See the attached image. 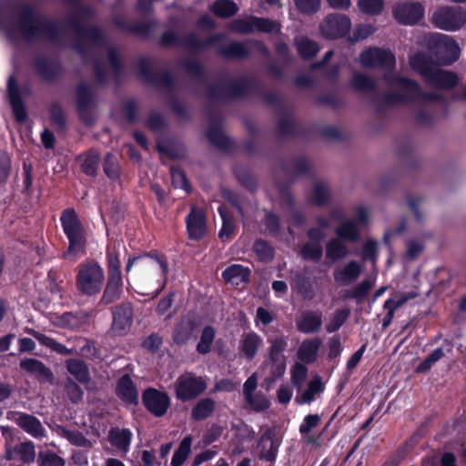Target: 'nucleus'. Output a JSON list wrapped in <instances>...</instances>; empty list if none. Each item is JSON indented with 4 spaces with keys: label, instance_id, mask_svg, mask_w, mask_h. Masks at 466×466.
<instances>
[{
    "label": "nucleus",
    "instance_id": "nucleus-1",
    "mask_svg": "<svg viewBox=\"0 0 466 466\" xmlns=\"http://www.w3.org/2000/svg\"><path fill=\"white\" fill-rule=\"evenodd\" d=\"M386 90L381 96L382 104L393 105L408 100H434L436 96L424 94L418 84L399 75L384 76Z\"/></svg>",
    "mask_w": 466,
    "mask_h": 466
},
{
    "label": "nucleus",
    "instance_id": "nucleus-2",
    "mask_svg": "<svg viewBox=\"0 0 466 466\" xmlns=\"http://www.w3.org/2000/svg\"><path fill=\"white\" fill-rule=\"evenodd\" d=\"M410 66L425 81L436 88H451L458 83L455 74L440 69L425 54L418 53L410 58Z\"/></svg>",
    "mask_w": 466,
    "mask_h": 466
},
{
    "label": "nucleus",
    "instance_id": "nucleus-3",
    "mask_svg": "<svg viewBox=\"0 0 466 466\" xmlns=\"http://www.w3.org/2000/svg\"><path fill=\"white\" fill-rule=\"evenodd\" d=\"M63 231L69 246L64 257L75 260L85 252L86 243V231L76 213L73 209H66L61 216Z\"/></svg>",
    "mask_w": 466,
    "mask_h": 466
},
{
    "label": "nucleus",
    "instance_id": "nucleus-4",
    "mask_svg": "<svg viewBox=\"0 0 466 466\" xmlns=\"http://www.w3.org/2000/svg\"><path fill=\"white\" fill-rule=\"evenodd\" d=\"M105 280L104 270L96 262L82 263L76 275L77 289L86 295L92 296L100 292Z\"/></svg>",
    "mask_w": 466,
    "mask_h": 466
},
{
    "label": "nucleus",
    "instance_id": "nucleus-5",
    "mask_svg": "<svg viewBox=\"0 0 466 466\" xmlns=\"http://www.w3.org/2000/svg\"><path fill=\"white\" fill-rule=\"evenodd\" d=\"M135 264L142 269H147L152 277L156 278L157 284L156 295L158 294L163 289L166 283L167 274V263L157 258L132 257L128 258L126 272L128 273Z\"/></svg>",
    "mask_w": 466,
    "mask_h": 466
},
{
    "label": "nucleus",
    "instance_id": "nucleus-6",
    "mask_svg": "<svg viewBox=\"0 0 466 466\" xmlns=\"http://www.w3.org/2000/svg\"><path fill=\"white\" fill-rule=\"evenodd\" d=\"M431 22L440 29L457 31L466 23V12L461 7H441L433 12Z\"/></svg>",
    "mask_w": 466,
    "mask_h": 466
},
{
    "label": "nucleus",
    "instance_id": "nucleus-7",
    "mask_svg": "<svg viewBox=\"0 0 466 466\" xmlns=\"http://www.w3.org/2000/svg\"><path fill=\"white\" fill-rule=\"evenodd\" d=\"M268 360L266 367L269 369V372L273 378L282 376L286 370V357L284 351L288 346V338L285 336H278L268 338Z\"/></svg>",
    "mask_w": 466,
    "mask_h": 466
},
{
    "label": "nucleus",
    "instance_id": "nucleus-8",
    "mask_svg": "<svg viewBox=\"0 0 466 466\" xmlns=\"http://www.w3.org/2000/svg\"><path fill=\"white\" fill-rule=\"evenodd\" d=\"M207 388V383L204 379L195 377L192 374H184L177 378L175 384V391L177 398L186 401L191 400Z\"/></svg>",
    "mask_w": 466,
    "mask_h": 466
},
{
    "label": "nucleus",
    "instance_id": "nucleus-9",
    "mask_svg": "<svg viewBox=\"0 0 466 466\" xmlns=\"http://www.w3.org/2000/svg\"><path fill=\"white\" fill-rule=\"evenodd\" d=\"M321 422V417L319 414H309L304 417L299 425V433L301 441L309 446L318 448L322 443V435L328 425L322 431H318Z\"/></svg>",
    "mask_w": 466,
    "mask_h": 466
},
{
    "label": "nucleus",
    "instance_id": "nucleus-10",
    "mask_svg": "<svg viewBox=\"0 0 466 466\" xmlns=\"http://www.w3.org/2000/svg\"><path fill=\"white\" fill-rule=\"evenodd\" d=\"M351 26L350 19L340 14L328 15L320 25L321 33L328 38L340 37L348 34Z\"/></svg>",
    "mask_w": 466,
    "mask_h": 466
},
{
    "label": "nucleus",
    "instance_id": "nucleus-11",
    "mask_svg": "<svg viewBox=\"0 0 466 466\" xmlns=\"http://www.w3.org/2000/svg\"><path fill=\"white\" fill-rule=\"evenodd\" d=\"M461 54L458 44L449 35H439L436 39V56L443 65L455 62Z\"/></svg>",
    "mask_w": 466,
    "mask_h": 466
},
{
    "label": "nucleus",
    "instance_id": "nucleus-12",
    "mask_svg": "<svg viewBox=\"0 0 466 466\" xmlns=\"http://www.w3.org/2000/svg\"><path fill=\"white\" fill-rule=\"evenodd\" d=\"M360 63L365 67L390 68L395 64L394 56L390 52L380 48H369L360 56Z\"/></svg>",
    "mask_w": 466,
    "mask_h": 466
},
{
    "label": "nucleus",
    "instance_id": "nucleus-13",
    "mask_svg": "<svg viewBox=\"0 0 466 466\" xmlns=\"http://www.w3.org/2000/svg\"><path fill=\"white\" fill-rule=\"evenodd\" d=\"M424 15V7L420 3L404 2L397 5L393 10L395 19L403 25H414Z\"/></svg>",
    "mask_w": 466,
    "mask_h": 466
},
{
    "label": "nucleus",
    "instance_id": "nucleus-14",
    "mask_svg": "<svg viewBox=\"0 0 466 466\" xmlns=\"http://www.w3.org/2000/svg\"><path fill=\"white\" fill-rule=\"evenodd\" d=\"M233 29L242 33L253 31L271 33L278 32L279 30V26L276 22L268 19L249 17L235 21L233 24Z\"/></svg>",
    "mask_w": 466,
    "mask_h": 466
},
{
    "label": "nucleus",
    "instance_id": "nucleus-15",
    "mask_svg": "<svg viewBox=\"0 0 466 466\" xmlns=\"http://www.w3.org/2000/svg\"><path fill=\"white\" fill-rule=\"evenodd\" d=\"M143 402L151 413L159 417L167 412L170 399L165 392L148 389L143 394Z\"/></svg>",
    "mask_w": 466,
    "mask_h": 466
},
{
    "label": "nucleus",
    "instance_id": "nucleus-16",
    "mask_svg": "<svg viewBox=\"0 0 466 466\" xmlns=\"http://www.w3.org/2000/svg\"><path fill=\"white\" fill-rule=\"evenodd\" d=\"M362 270V265L355 260H351L336 268L333 273V278L337 284L345 286L356 281L361 275Z\"/></svg>",
    "mask_w": 466,
    "mask_h": 466
},
{
    "label": "nucleus",
    "instance_id": "nucleus-17",
    "mask_svg": "<svg viewBox=\"0 0 466 466\" xmlns=\"http://www.w3.org/2000/svg\"><path fill=\"white\" fill-rule=\"evenodd\" d=\"M187 229L190 238L199 239L206 233V222L202 210L192 208L187 217Z\"/></svg>",
    "mask_w": 466,
    "mask_h": 466
},
{
    "label": "nucleus",
    "instance_id": "nucleus-18",
    "mask_svg": "<svg viewBox=\"0 0 466 466\" xmlns=\"http://www.w3.org/2000/svg\"><path fill=\"white\" fill-rule=\"evenodd\" d=\"M322 325V314L319 311H305L297 319L298 329L305 334L318 332Z\"/></svg>",
    "mask_w": 466,
    "mask_h": 466
},
{
    "label": "nucleus",
    "instance_id": "nucleus-19",
    "mask_svg": "<svg viewBox=\"0 0 466 466\" xmlns=\"http://www.w3.org/2000/svg\"><path fill=\"white\" fill-rule=\"evenodd\" d=\"M322 341L319 338H309L304 339L297 351L298 359L304 363L314 362L319 354Z\"/></svg>",
    "mask_w": 466,
    "mask_h": 466
},
{
    "label": "nucleus",
    "instance_id": "nucleus-20",
    "mask_svg": "<svg viewBox=\"0 0 466 466\" xmlns=\"http://www.w3.org/2000/svg\"><path fill=\"white\" fill-rule=\"evenodd\" d=\"M5 457L9 461L19 457L23 462H33L35 458V446L31 441L23 442L15 448H13L9 443H6Z\"/></svg>",
    "mask_w": 466,
    "mask_h": 466
},
{
    "label": "nucleus",
    "instance_id": "nucleus-21",
    "mask_svg": "<svg viewBox=\"0 0 466 466\" xmlns=\"http://www.w3.org/2000/svg\"><path fill=\"white\" fill-rule=\"evenodd\" d=\"M8 95L13 113L18 122H24L26 119V111L20 98L19 90L14 76L8 79Z\"/></svg>",
    "mask_w": 466,
    "mask_h": 466
},
{
    "label": "nucleus",
    "instance_id": "nucleus-22",
    "mask_svg": "<svg viewBox=\"0 0 466 466\" xmlns=\"http://www.w3.org/2000/svg\"><path fill=\"white\" fill-rule=\"evenodd\" d=\"M309 236L311 240L303 247L301 255L306 259L317 261L322 255V248L319 239L323 237V233L318 229H311L309 232Z\"/></svg>",
    "mask_w": 466,
    "mask_h": 466
},
{
    "label": "nucleus",
    "instance_id": "nucleus-23",
    "mask_svg": "<svg viewBox=\"0 0 466 466\" xmlns=\"http://www.w3.org/2000/svg\"><path fill=\"white\" fill-rule=\"evenodd\" d=\"M263 343L262 339L255 332L243 334L239 341V350L248 359L256 356Z\"/></svg>",
    "mask_w": 466,
    "mask_h": 466
},
{
    "label": "nucleus",
    "instance_id": "nucleus-24",
    "mask_svg": "<svg viewBox=\"0 0 466 466\" xmlns=\"http://www.w3.org/2000/svg\"><path fill=\"white\" fill-rule=\"evenodd\" d=\"M15 420L24 431L33 437L38 438L44 435L45 429L36 418L28 414H17Z\"/></svg>",
    "mask_w": 466,
    "mask_h": 466
},
{
    "label": "nucleus",
    "instance_id": "nucleus-25",
    "mask_svg": "<svg viewBox=\"0 0 466 466\" xmlns=\"http://www.w3.org/2000/svg\"><path fill=\"white\" fill-rule=\"evenodd\" d=\"M131 309L129 308H120L113 313V332L116 335L124 334L131 324Z\"/></svg>",
    "mask_w": 466,
    "mask_h": 466
},
{
    "label": "nucleus",
    "instance_id": "nucleus-26",
    "mask_svg": "<svg viewBox=\"0 0 466 466\" xmlns=\"http://www.w3.org/2000/svg\"><path fill=\"white\" fill-rule=\"evenodd\" d=\"M249 269L242 265L234 264L227 268L222 276L224 279L232 285H239L246 282L249 277Z\"/></svg>",
    "mask_w": 466,
    "mask_h": 466
},
{
    "label": "nucleus",
    "instance_id": "nucleus-27",
    "mask_svg": "<svg viewBox=\"0 0 466 466\" xmlns=\"http://www.w3.org/2000/svg\"><path fill=\"white\" fill-rule=\"evenodd\" d=\"M117 395L127 402L136 403L138 399V392L128 376H123L117 385Z\"/></svg>",
    "mask_w": 466,
    "mask_h": 466
},
{
    "label": "nucleus",
    "instance_id": "nucleus-28",
    "mask_svg": "<svg viewBox=\"0 0 466 466\" xmlns=\"http://www.w3.org/2000/svg\"><path fill=\"white\" fill-rule=\"evenodd\" d=\"M123 286L121 274H108V280L102 299L106 303L113 302L119 297Z\"/></svg>",
    "mask_w": 466,
    "mask_h": 466
},
{
    "label": "nucleus",
    "instance_id": "nucleus-29",
    "mask_svg": "<svg viewBox=\"0 0 466 466\" xmlns=\"http://www.w3.org/2000/svg\"><path fill=\"white\" fill-rule=\"evenodd\" d=\"M111 443L119 451H127L130 445L132 433L126 429H113L109 434Z\"/></svg>",
    "mask_w": 466,
    "mask_h": 466
},
{
    "label": "nucleus",
    "instance_id": "nucleus-30",
    "mask_svg": "<svg viewBox=\"0 0 466 466\" xmlns=\"http://www.w3.org/2000/svg\"><path fill=\"white\" fill-rule=\"evenodd\" d=\"M360 227L352 219L344 221L336 229L339 238L350 241L357 240L360 236Z\"/></svg>",
    "mask_w": 466,
    "mask_h": 466
},
{
    "label": "nucleus",
    "instance_id": "nucleus-31",
    "mask_svg": "<svg viewBox=\"0 0 466 466\" xmlns=\"http://www.w3.org/2000/svg\"><path fill=\"white\" fill-rule=\"evenodd\" d=\"M260 457L267 461H273L277 455L279 445L273 441L269 433H265L258 443Z\"/></svg>",
    "mask_w": 466,
    "mask_h": 466
},
{
    "label": "nucleus",
    "instance_id": "nucleus-32",
    "mask_svg": "<svg viewBox=\"0 0 466 466\" xmlns=\"http://www.w3.org/2000/svg\"><path fill=\"white\" fill-rule=\"evenodd\" d=\"M195 323L190 319H182L176 327L174 331V340L177 343H184L193 333Z\"/></svg>",
    "mask_w": 466,
    "mask_h": 466
},
{
    "label": "nucleus",
    "instance_id": "nucleus-33",
    "mask_svg": "<svg viewBox=\"0 0 466 466\" xmlns=\"http://www.w3.org/2000/svg\"><path fill=\"white\" fill-rule=\"evenodd\" d=\"M192 438L187 436L184 438L177 450L175 451L172 460L171 466H182L187 460L191 451Z\"/></svg>",
    "mask_w": 466,
    "mask_h": 466
},
{
    "label": "nucleus",
    "instance_id": "nucleus-34",
    "mask_svg": "<svg viewBox=\"0 0 466 466\" xmlns=\"http://www.w3.org/2000/svg\"><path fill=\"white\" fill-rule=\"evenodd\" d=\"M216 335V330L211 326H207L203 329L200 339L197 345V350L200 354H207L210 352Z\"/></svg>",
    "mask_w": 466,
    "mask_h": 466
},
{
    "label": "nucleus",
    "instance_id": "nucleus-35",
    "mask_svg": "<svg viewBox=\"0 0 466 466\" xmlns=\"http://www.w3.org/2000/svg\"><path fill=\"white\" fill-rule=\"evenodd\" d=\"M323 384L319 378L313 379L308 385V388L301 392L300 396L297 398L300 403L311 402L317 394L323 390Z\"/></svg>",
    "mask_w": 466,
    "mask_h": 466
},
{
    "label": "nucleus",
    "instance_id": "nucleus-36",
    "mask_svg": "<svg viewBox=\"0 0 466 466\" xmlns=\"http://www.w3.org/2000/svg\"><path fill=\"white\" fill-rule=\"evenodd\" d=\"M348 254L347 246L340 239L330 240L326 247L327 258L332 261L340 259Z\"/></svg>",
    "mask_w": 466,
    "mask_h": 466
},
{
    "label": "nucleus",
    "instance_id": "nucleus-37",
    "mask_svg": "<svg viewBox=\"0 0 466 466\" xmlns=\"http://www.w3.org/2000/svg\"><path fill=\"white\" fill-rule=\"evenodd\" d=\"M20 367L27 372L35 374L40 377H49L50 371L47 370L45 365L35 359H25L20 362Z\"/></svg>",
    "mask_w": 466,
    "mask_h": 466
},
{
    "label": "nucleus",
    "instance_id": "nucleus-38",
    "mask_svg": "<svg viewBox=\"0 0 466 466\" xmlns=\"http://www.w3.org/2000/svg\"><path fill=\"white\" fill-rule=\"evenodd\" d=\"M417 297V293L410 292V293H395L390 299L385 301L384 309H390V315H394V312L397 309L401 307L408 300Z\"/></svg>",
    "mask_w": 466,
    "mask_h": 466
},
{
    "label": "nucleus",
    "instance_id": "nucleus-39",
    "mask_svg": "<svg viewBox=\"0 0 466 466\" xmlns=\"http://www.w3.org/2000/svg\"><path fill=\"white\" fill-rule=\"evenodd\" d=\"M68 371L80 382H86L89 379L88 370L86 364L77 360L67 361Z\"/></svg>",
    "mask_w": 466,
    "mask_h": 466
},
{
    "label": "nucleus",
    "instance_id": "nucleus-40",
    "mask_svg": "<svg viewBox=\"0 0 466 466\" xmlns=\"http://www.w3.org/2000/svg\"><path fill=\"white\" fill-rule=\"evenodd\" d=\"M212 11L215 15L221 17H228L238 11L237 5L229 0H219L212 5Z\"/></svg>",
    "mask_w": 466,
    "mask_h": 466
},
{
    "label": "nucleus",
    "instance_id": "nucleus-41",
    "mask_svg": "<svg viewBox=\"0 0 466 466\" xmlns=\"http://www.w3.org/2000/svg\"><path fill=\"white\" fill-rule=\"evenodd\" d=\"M357 5L359 9L370 15H379L384 6L383 0H358Z\"/></svg>",
    "mask_w": 466,
    "mask_h": 466
},
{
    "label": "nucleus",
    "instance_id": "nucleus-42",
    "mask_svg": "<svg viewBox=\"0 0 466 466\" xmlns=\"http://www.w3.org/2000/svg\"><path fill=\"white\" fill-rule=\"evenodd\" d=\"M214 401L210 399L201 400L192 410V416L196 420L208 417L214 410Z\"/></svg>",
    "mask_w": 466,
    "mask_h": 466
},
{
    "label": "nucleus",
    "instance_id": "nucleus-43",
    "mask_svg": "<svg viewBox=\"0 0 466 466\" xmlns=\"http://www.w3.org/2000/svg\"><path fill=\"white\" fill-rule=\"evenodd\" d=\"M351 84L356 89L363 92L375 91L376 89L375 82L363 74H355L352 77Z\"/></svg>",
    "mask_w": 466,
    "mask_h": 466
},
{
    "label": "nucleus",
    "instance_id": "nucleus-44",
    "mask_svg": "<svg viewBox=\"0 0 466 466\" xmlns=\"http://www.w3.org/2000/svg\"><path fill=\"white\" fill-rule=\"evenodd\" d=\"M35 338L43 345L52 349L61 354H71L72 350H67L64 345L56 342L54 339L49 338L38 332H33Z\"/></svg>",
    "mask_w": 466,
    "mask_h": 466
},
{
    "label": "nucleus",
    "instance_id": "nucleus-45",
    "mask_svg": "<svg viewBox=\"0 0 466 466\" xmlns=\"http://www.w3.org/2000/svg\"><path fill=\"white\" fill-rule=\"evenodd\" d=\"M248 407L256 411L267 410L269 407V400L260 392L251 394L249 399H245Z\"/></svg>",
    "mask_w": 466,
    "mask_h": 466
},
{
    "label": "nucleus",
    "instance_id": "nucleus-46",
    "mask_svg": "<svg viewBox=\"0 0 466 466\" xmlns=\"http://www.w3.org/2000/svg\"><path fill=\"white\" fill-rule=\"evenodd\" d=\"M297 49L299 55L303 57H311L319 50L318 45L307 38H301L297 42Z\"/></svg>",
    "mask_w": 466,
    "mask_h": 466
},
{
    "label": "nucleus",
    "instance_id": "nucleus-47",
    "mask_svg": "<svg viewBox=\"0 0 466 466\" xmlns=\"http://www.w3.org/2000/svg\"><path fill=\"white\" fill-rule=\"evenodd\" d=\"M218 213L222 218V228L219 231V238H228L231 233L234 230V223L230 218V216L228 215L227 210L224 207L220 206L218 208Z\"/></svg>",
    "mask_w": 466,
    "mask_h": 466
},
{
    "label": "nucleus",
    "instance_id": "nucleus-48",
    "mask_svg": "<svg viewBox=\"0 0 466 466\" xmlns=\"http://www.w3.org/2000/svg\"><path fill=\"white\" fill-rule=\"evenodd\" d=\"M98 159V155L95 152L86 155L81 164L82 170L86 175L94 176L97 168Z\"/></svg>",
    "mask_w": 466,
    "mask_h": 466
},
{
    "label": "nucleus",
    "instance_id": "nucleus-49",
    "mask_svg": "<svg viewBox=\"0 0 466 466\" xmlns=\"http://www.w3.org/2000/svg\"><path fill=\"white\" fill-rule=\"evenodd\" d=\"M308 375L307 368L301 363H296L291 369V380L292 383L297 387L300 388L304 383Z\"/></svg>",
    "mask_w": 466,
    "mask_h": 466
},
{
    "label": "nucleus",
    "instance_id": "nucleus-50",
    "mask_svg": "<svg viewBox=\"0 0 466 466\" xmlns=\"http://www.w3.org/2000/svg\"><path fill=\"white\" fill-rule=\"evenodd\" d=\"M294 3L301 13L309 15L319 9L321 0H294Z\"/></svg>",
    "mask_w": 466,
    "mask_h": 466
},
{
    "label": "nucleus",
    "instance_id": "nucleus-51",
    "mask_svg": "<svg viewBox=\"0 0 466 466\" xmlns=\"http://www.w3.org/2000/svg\"><path fill=\"white\" fill-rule=\"evenodd\" d=\"M374 283L375 280L371 279L361 281L352 289L351 297L360 300L363 299L374 286Z\"/></svg>",
    "mask_w": 466,
    "mask_h": 466
},
{
    "label": "nucleus",
    "instance_id": "nucleus-52",
    "mask_svg": "<svg viewBox=\"0 0 466 466\" xmlns=\"http://www.w3.org/2000/svg\"><path fill=\"white\" fill-rule=\"evenodd\" d=\"M348 316H349V311L346 309H341V310L337 311L333 315L330 322L327 325V331L334 332L337 329H339L341 327V325L344 323V321L346 320Z\"/></svg>",
    "mask_w": 466,
    "mask_h": 466
},
{
    "label": "nucleus",
    "instance_id": "nucleus-53",
    "mask_svg": "<svg viewBox=\"0 0 466 466\" xmlns=\"http://www.w3.org/2000/svg\"><path fill=\"white\" fill-rule=\"evenodd\" d=\"M443 356L441 349H436L431 355H429L418 367L417 371L424 372L431 368V366Z\"/></svg>",
    "mask_w": 466,
    "mask_h": 466
},
{
    "label": "nucleus",
    "instance_id": "nucleus-54",
    "mask_svg": "<svg viewBox=\"0 0 466 466\" xmlns=\"http://www.w3.org/2000/svg\"><path fill=\"white\" fill-rule=\"evenodd\" d=\"M254 251L262 261H268L273 257L271 248L264 241H257L254 245Z\"/></svg>",
    "mask_w": 466,
    "mask_h": 466
},
{
    "label": "nucleus",
    "instance_id": "nucleus-55",
    "mask_svg": "<svg viewBox=\"0 0 466 466\" xmlns=\"http://www.w3.org/2000/svg\"><path fill=\"white\" fill-rule=\"evenodd\" d=\"M39 466H64V461L53 452L40 453Z\"/></svg>",
    "mask_w": 466,
    "mask_h": 466
},
{
    "label": "nucleus",
    "instance_id": "nucleus-56",
    "mask_svg": "<svg viewBox=\"0 0 466 466\" xmlns=\"http://www.w3.org/2000/svg\"><path fill=\"white\" fill-rule=\"evenodd\" d=\"M172 184L175 187L188 191V184L184 173L178 168L171 169Z\"/></svg>",
    "mask_w": 466,
    "mask_h": 466
},
{
    "label": "nucleus",
    "instance_id": "nucleus-57",
    "mask_svg": "<svg viewBox=\"0 0 466 466\" xmlns=\"http://www.w3.org/2000/svg\"><path fill=\"white\" fill-rule=\"evenodd\" d=\"M329 197L328 187L323 183H316L313 191V200L317 204L324 203Z\"/></svg>",
    "mask_w": 466,
    "mask_h": 466
},
{
    "label": "nucleus",
    "instance_id": "nucleus-58",
    "mask_svg": "<svg viewBox=\"0 0 466 466\" xmlns=\"http://www.w3.org/2000/svg\"><path fill=\"white\" fill-rule=\"evenodd\" d=\"M107 267L108 274H121V261L115 251H110L107 255Z\"/></svg>",
    "mask_w": 466,
    "mask_h": 466
},
{
    "label": "nucleus",
    "instance_id": "nucleus-59",
    "mask_svg": "<svg viewBox=\"0 0 466 466\" xmlns=\"http://www.w3.org/2000/svg\"><path fill=\"white\" fill-rule=\"evenodd\" d=\"M378 244L376 241L368 240L365 242L362 250V258L363 260H372L376 259Z\"/></svg>",
    "mask_w": 466,
    "mask_h": 466
},
{
    "label": "nucleus",
    "instance_id": "nucleus-60",
    "mask_svg": "<svg viewBox=\"0 0 466 466\" xmlns=\"http://www.w3.org/2000/svg\"><path fill=\"white\" fill-rule=\"evenodd\" d=\"M104 171L109 177H115L117 174L116 159L112 155H107L104 162Z\"/></svg>",
    "mask_w": 466,
    "mask_h": 466
},
{
    "label": "nucleus",
    "instance_id": "nucleus-61",
    "mask_svg": "<svg viewBox=\"0 0 466 466\" xmlns=\"http://www.w3.org/2000/svg\"><path fill=\"white\" fill-rule=\"evenodd\" d=\"M356 219H354L357 224L361 228L362 226H365L369 222V217L370 213L367 208L363 206H359L356 208Z\"/></svg>",
    "mask_w": 466,
    "mask_h": 466
},
{
    "label": "nucleus",
    "instance_id": "nucleus-62",
    "mask_svg": "<svg viewBox=\"0 0 466 466\" xmlns=\"http://www.w3.org/2000/svg\"><path fill=\"white\" fill-rule=\"evenodd\" d=\"M258 385V379L256 374L251 375L244 383L243 391L245 399H249L253 394Z\"/></svg>",
    "mask_w": 466,
    "mask_h": 466
},
{
    "label": "nucleus",
    "instance_id": "nucleus-63",
    "mask_svg": "<svg viewBox=\"0 0 466 466\" xmlns=\"http://www.w3.org/2000/svg\"><path fill=\"white\" fill-rule=\"evenodd\" d=\"M41 27V25L38 21L30 18L22 25V33L25 37H30L35 35V32H29V29H35L36 31H39Z\"/></svg>",
    "mask_w": 466,
    "mask_h": 466
},
{
    "label": "nucleus",
    "instance_id": "nucleus-64",
    "mask_svg": "<svg viewBox=\"0 0 466 466\" xmlns=\"http://www.w3.org/2000/svg\"><path fill=\"white\" fill-rule=\"evenodd\" d=\"M374 31L375 28L373 27V25L370 24L360 25L356 29L355 38L357 40L365 39L368 36H370Z\"/></svg>",
    "mask_w": 466,
    "mask_h": 466
}]
</instances>
